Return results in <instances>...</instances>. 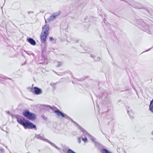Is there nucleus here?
I'll use <instances>...</instances> for the list:
<instances>
[{
  "mask_svg": "<svg viewBox=\"0 0 153 153\" xmlns=\"http://www.w3.org/2000/svg\"><path fill=\"white\" fill-rule=\"evenodd\" d=\"M17 120L18 123L22 125L25 129H36V126L35 125L28 120H26L24 118H23V120L20 118H17Z\"/></svg>",
  "mask_w": 153,
  "mask_h": 153,
  "instance_id": "obj_1",
  "label": "nucleus"
},
{
  "mask_svg": "<svg viewBox=\"0 0 153 153\" xmlns=\"http://www.w3.org/2000/svg\"><path fill=\"white\" fill-rule=\"evenodd\" d=\"M140 22L139 27L141 29L149 34L153 33V25L149 26V25L143 21L141 19L139 20Z\"/></svg>",
  "mask_w": 153,
  "mask_h": 153,
  "instance_id": "obj_2",
  "label": "nucleus"
},
{
  "mask_svg": "<svg viewBox=\"0 0 153 153\" xmlns=\"http://www.w3.org/2000/svg\"><path fill=\"white\" fill-rule=\"evenodd\" d=\"M22 114L26 118L32 120H34L36 117V114L30 112L28 110H25L23 111Z\"/></svg>",
  "mask_w": 153,
  "mask_h": 153,
  "instance_id": "obj_3",
  "label": "nucleus"
},
{
  "mask_svg": "<svg viewBox=\"0 0 153 153\" xmlns=\"http://www.w3.org/2000/svg\"><path fill=\"white\" fill-rule=\"evenodd\" d=\"M54 112L57 115L58 117L61 116L62 117H65L66 119L71 120L74 123L76 124L78 126H78H79L77 123L73 121V120L68 116L65 114L63 112H62L59 109L54 111Z\"/></svg>",
  "mask_w": 153,
  "mask_h": 153,
  "instance_id": "obj_4",
  "label": "nucleus"
},
{
  "mask_svg": "<svg viewBox=\"0 0 153 153\" xmlns=\"http://www.w3.org/2000/svg\"><path fill=\"white\" fill-rule=\"evenodd\" d=\"M102 98L103 99V102L104 103H105L106 104H108L110 103L111 100L107 92L104 91L103 92Z\"/></svg>",
  "mask_w": 153,
  "mask_h": 153,
  "instance_id": "obj_5",
  "label": "nucleus"
},
{
  "mask_svg": "<svg viewBox=\"0 0 153 153\" xmlns=\"http://www.w3.org/2000/svg\"><path fill=\"white\" fill-rule=\"evenodd\" d=\"M78 128L81 130V131L83 133V135H85V137L88 136V137L90 138L92 141L95 142V138L91 136L85 130L84 128L81 127L80 126H78Z\"/></svg>",
  "mask_w": 153,
  "mask_h": 153,
  "instance_id": "obj_6",
  "label": "nucleus"
},
{
  "mask_svg": "<svg viewBox=\"0 0 153 153\" xmlns=\"http://www.w3.org/2000/svg\"><path fill=\"white\" fill-rule=\"evenodd\" d=\"M60 13V11H58L56 13H53L52 15H51L50 17L47 19L46 20L45 19V22H50L52 21L56 18V17L59 15Z\"/></svg>",
  "mask_w": 153,
  "mask_h": 153,
  "instance_id": "obj_7",
  "label": "nucleus"
},
{
  "mask_svg": "<svg viewBox=\"0 0 153 153\" xmlns=\"http://www.w3.org/2000/svg\"><path fill=\"white\" fill-rule=\"evenodd\" d=\"M31 91L34 94L36 95H40L42 93V90L37 87H34L32 88Z\"/></svg>",
  "mask_w": 153,
  "mask_h": 153,
  "instance_id": "obj_8",
  "label": "nucleus"
},
{
  "mask_svg": "<svg viewBox=\"0 0 153 153\" xmlns=\"http://www.w3.org/2000/svg\"><path fill=\"white\" fill-rule=\"evenodd\" d=\"M36 138L37 139H39L45 142L48 141V140L45 138L44 135L43 134H35V137L34 138V139L35 138Z\"/></svg>",
  "mask_w": 153,
  "mask_h": 153,
  "instance_id": "obj_9",
  "label": "nucleus"
},
{
  "mask_svg": "<svg viewBox=\"0 0 153 153\" xmlns=\"http://www.w3.org/2000/svg\"><path fill=\"white\" fill-rule=\"evenodd\" d=\"M49 30V25L48 24H46L43 26L42 27V33L45 34H48V31Z\"/></svg>",
  "mask_w": 153,
  "mask_h": 153,
  "instance_id": "obj_10",
  "label": "nucleus"
},
{
  "mask_svg": "<svg viewBox=\"0 0 153 153\" xmlns=\"http://www.w3.org/2000/svg\"><path fill=\"white\" fill-rule=\"evenodd\" d=\"M48 34H45L42 33H41L40 36L41 42L42 43H44L46 41V38Z\"/></svg>",
  "mask_w": 153,
  "mask_h": 153,
  "instance_id": "obj_11",
  "label": "nucleus"
},
{
  "mask_svg": "<svg viewBox=\"0 0 153 153\" xmlns=\"http://www.w3.org/2000/svg\"><path fill=\"white\" fill-rule=\"evenodd\" d=\"M27 40L28 42L33 45H35L36 44V43L35 40L32 38H27Z\"/></svg>",
  "mask_w": 153,
  "mask_h": 153,
  "instance_id": "obj_12",
  "label": "nucleus"
},
{
  "mask_svg": "<svg viewBox=\"0 0 153 153\" xmlns=\"http://www.w3.org/2000/svg\"><path fill=\"white\" fill-rule=\"evenodd\" d=\"M90 56L94 59V61L95 62H97L100 61V59L99 57H96L93 54H91Z\"/></svg>",
  "mask_w": 153,
  "mask_h": 153,
  "instance_id": "obj_13",
  "label": "nucleus"
},
{
  "mask_svg": "<svg viewBox=\"0 0 153 153\" xmlns=\"http://www.w3.org/2000/svg\"><path fill=\"white\" fill-rule=\"evenodd\" d=\"M127 110L128 112V114L130 116V117L131 119H133L134 118V117L133 116V113L132 112V111L131 110H128V108H127Z\"/></svg>",
  "mask_w": 153,
  "mask_h": 153,
  "instance_id": "obj_14",
  "label": "nucleus"
},
{
  "mask_svg": "<svg viewBox=\"0 0 153 153\" xmlns=\"http://www.w3.org/2000/svg\"><path fill=\"white\" fill-rule=\"evenodd\" d=\"M149 107V110L153 113V99L150 102Z\"/></svg>",
  "mask_w": 153,
  "mask_h": 153,
  "instance_id": "obj_15",
  "label": "nucleus"
},
{
  "mask_svg": "<svg viewBox=\"0 0 153 153\" xmlns=\"http://www.w3.org/2000/svg\"><path fill=\"white\" fill-rule=\"evenodd\" d=\"M46 142L50 143L52 146L55 147L56 149H59V148L56 146V145L54 143L51 142L50 141L48 140V141H47Z\"/></svg>",
  "mask_w": 153,
  "mask_h": 153,
  "instance_id": "obj_16",
  "label": "nucleus"
},
{
  "mask_svg": "<svg viewBox=\"0 0 153 153\" xmlns=\"http://www.w3.org/2000/svg\"><path fill=\"white\" fill-rule=\"evenodd\" d=\"M101 152L102 153H111L107 150L105 149H102L101 151Z\"/></svg>",
  "mask_w": 153,
  "mask_h": 153,
  "instance_id": "obj_17",
  "label": "nucleus"
},
{
  "mask_svg": "<svg viewBox=\"0 0 153 153\" xmlns=\"http://www.w3.org/2000/svg\"><path fill=\"white\" fill-rule=\"evenodd\" d=\"M56 63L57 64L56 66V67H60L63 65V63L62 62H56Z\"/></svg>",
  "mask_w": 153,
  "mask_h": 153,
  "instance_id": "obj_18",
  "label": "nucleus"
},
{
  "mask_svg": "<svg viewBox=\"0 0 153 153\" xmlns=\"http://www.w3.org/2000/svg\"><path fill=\"white\" fill-rule=\"evenodd\" d=\"M67 153H76L74 151L70 149H68V150Z\"/></svg>",
  "mask_w": 153,
  "mask_h": 153,
  "instance_id": "obj_19",
  "label": "nucleus"
},
{
  "mask_svg": "<svg viewBox=\"0 0 153 153\" xmlns=\"http://www.w3.org/2000/svg\"><path fill=\"white\" fill-rule=\"evenodd\" d=\"M81 138H82V140L84 142H85L87 140V138L86 137H85V138H83L82 137H81Z\"/></svg>",
  "mask_w": 153,
  "mask_h": 153,
  "instance_id": "obj_20",
  "label": "nucleus"
},
{
  "mask_svg": "<svg viewBox=\"0 0 153 153\" xmlns=\"http://www.w3.org/2000/svg\"><path fill=\"white\" fill-rule=\"evenodd\" d=\"M56 83H51L50 85L53 87V88L55 89L56 88L55 87V84Z\"/></svg>",
  "mask_w": 153,
  "mask_h": 153,
  "instance_id": "obj_21",
  "label": "nucleus"
},
{
  "mask_svg": "<svg viewBox=\"0 0 153 153\" xmlns=\"http://www.w3.org/2000/svg\"><path fill=\"white\" fill-rule=\"evenodd\" d=\"M95 146L98 147L99 146V143L97 142H95Z\"/></svg>",
  "mask_w": 153,
  "mask_h": 153,
  "instance_id": "obj_22",
  "label": "nucleus"
},
{
  "mask_svg": "<svg viewBox=\"0 0 153 153\" xmlns=\"http://www.w3.org/2000/svg\"><path fill=\"white\" fill-rule=\"evenodd\" d=\"M4 149L2 148V147H0V153H2L3 152H4Z\"/></svg>",
  "mask_w": 153,
  "mask_h": 153,
  "instance_id": "obj_23",
  "label": "nucleus"
},
{
  "mask_svg": "<svg viewBox=\"0 0 153 153\" xmlns=\"http://www.w3.org/2000/svg\"><path fill=\"white\" fill-rule=\"evenodd\" d=\"M77 142L78 143H81V139L80 137H78L77 138Z\"/></svg>",
  "mask_w": 153,
  "mask_h": 153,
  "instance_id": "obj_24",
  "label": "nucleus"
},
{
  "mask_svg": "<svg viewBox=\"0 0 153 153\" xmlns=\"http://www.w3.org/2000/svg\"><path fill=\"white\" fill-rule=\"evenodd\" d=\"M67 149L66 148L64 147L62 151L64 152H66Z\"/></svg>",
  "mask_w": 153,
  "mask_h": 153,
  "instance_id": "obj_25",
  "label": "nucleus"
},
{
  "mask_svg": "<svg viewBox=\"0 0 153 153\" xmlns=\"http://www.w3.org/2000/svg\"><path fill=\"white\" fill-rule=\"evenodd\" d=\"M54 38H53L52 37H50V39L51 41H52L54 40Z\"/></svg>",
  "mask_w": 153,
  "mask_h": 153,
  "instance_id": "obj_26",
  "label": "nucleus"
},
{
  "mask_svg": "<svg viewBox=\"0 0 153 153\" xmlns=\"http://www.w3.org/2000/svg\"><path fill=\"white\" fill-rule=\"evenodd\" d=\"M28 13L29 14H30L31 13H33V12L32 11H29L28 12Z\"/></svg>",
  "mask_w": 153,
  "mask_h": 153,
  "instance_id": "obj_27",
  "label": "nucleus"
},
{
  "mask_svg": "<svg viewBox=\"0 0 153 153\" xmlns=\"http://www.w3.org/2000/svg\"><path fill=\"white\" fill-rule=\"evenodd\" d=\"M53 72L55 73V74H56L57 75H59V74H58V73L56 72V71L53 70Z\"/></svg>",
  "mask_w": 153,
  "mask_h": 153,
  "instance_id": "obj_28",
  "label": "nucleus"
},
{
  "mask_svg": "<svg viewBox=\"0 0 153 153\" xmlns=\"http://www.w3.org/2000/svg\"><path fill=\"white\" fill-rule=\"evenodd\" d=\"M77 80H78V81H82V80H83V79H76Z\"/></svg>",
  "mask_w": 153,
  "mask_h": 153,
  "instance_id": "obj_29",
  "label": "nucleus"
},
{
  "mask_svg": "<svg viewBox=\"0 0 153 153\" xmlns=\"http://www.w3.org/2000/svg\"><path fill=\"white\" fill-rule=\"evenodd\" d=\"M49 106L50 107V108L51 109H52V108L49 105Z\"/></svg>",
  "mask_w": 153,
  "mask_h": 153,
  "instance_id": "obj_30",
  "label": "nucleus"
},
{
  "mask_svg": "<svg viewBox=\"0 0 153 153\" xmlns=\"http://www.w3.org/2000/svg\"><path fill=\"white\" fill-rule=\"evenodd\" d=\"M151 134L153 136V131H152Z\"/></svg>",
  "mask_w": 153,
  "mask_h": 153,
  "instance_id": "obj_31",
  "label": "nucleus"
},
{
  "mask_svg": "<svg viewBox=\"0 0 153 153\" xmlns=\"http://www.w3.org/2000/svg\"><path fill=\"white\" fill-rule=\"evenodd\" d=\"M7 113L9 114L10 113V112L9 111H7Z\"/></svg>",
  "mask_w": 153,
  "mask_h": 153,
  "instance_id": "obj_32",
  "label": "nucleus"
},
{
  "mask_svg": "<svg viewBox=\"0 0 153 153\" xmlns=\"http://www.w3.org/2000/svg\"><path fill=\"white\" fill-rule=\"evenodd\" d=\"M72 83L73 84H74V81H72Z\"/></svg>",
  "mask_w": 153,
  "mask_h": 153,
  "instance_id": "obj_33",
  "label": "nucleus"
},
{
  "mask_svg": "<svg viewBox=\"0 0 153 153\" xmlns=\"http://www.w3.org/2000/svg\"><path fill=\"white\" fill-rule=\"evenodd\" d=\"M150 49H151V48H150L149 49V50H147L146 51H149V50Z\"/></svg>",
  "mask_w": 153,
  "mask_h": 153,
  "instance_id": "obj_34",
  "label": "nucleus"
},
{
  "mask_svg": "<svg viewBox=\"0 0 153 153\" xmlns=\"http://www.w3.org/2000/svg\"><path fill=\"white\" fill-rule=\"evenodd\" d=\"M10 153H12V152H10Z\"/></svg>",
  "mask_w": 153,
  "mask_h": 153,
  "instance_id": "obj_35",
  "label": "nucleus"
},
{
  "mask_svg": "<svg viewBox=\"0 0 153 153\" xmlns=\"http://www.w3.org/2000/svg\"><path fill=\"white\" fill-rule=\"evenodd\" d=\"M104 22L105 23V22L104 21Z\"/></svg>",
  "mask_w": 153,
  "mask_h": 153,
  "instance_id": "obj_36",
  "label": "nucleus"
},
{
  "mask_svg": "<svg viewBox=\"0 0 153 153\" xmlns=\"http://www.w3.org/2000/svg\"><path fill=\"white\" fill-rule=\"evenodd\" d=\"M27 153H28V152H27Z\"/></svg>",
  "mask_w": 153,
  "mask_h": 153,
  "instance_id": "obj_37",
  "label": "nucleus"
}]
</instances>
